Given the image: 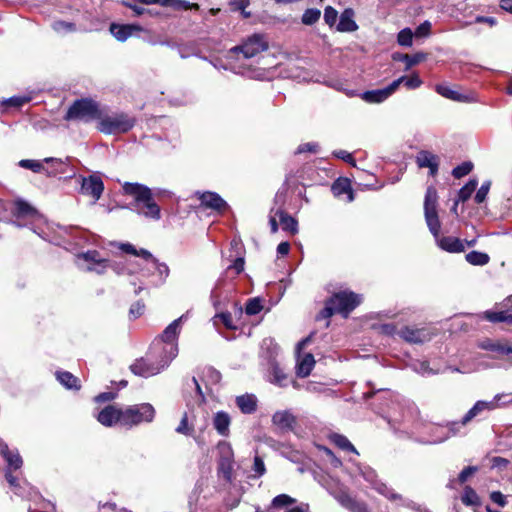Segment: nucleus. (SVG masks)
Instances as JSON below:
<instances>
[{"instance_id":"nucleus-24","label":"nucleus","mask_w":512,"mask_h":512,"mask_svg":"<svg viewBox=\"0 0 512 512\" xmlns=\"http://www.w3.org/2000/svg\"><path fill=\"white\" fill-rule=\"evenodd\" d=\"M480 347L484 350L495 352L499 355L512 354V345L501 341L486 339L480 343Z\"/></svg>"},{"instance_id":"nucleus-14","label":"nucleus","mask_w":512,"mask_h":512,"mask_svg":"<svg viewBox=\"0 0 512 512\" xmlns=\"http://www.w3.org/2000/svg\"><path fill=\"white\" fill-rule=\"evenodd\" d=\"M400 86V81H393L387 87L365 91L361 98L367 103H381L388 99Z\"/></svg>"},{"instance_id":"nucleus-26","label":"nucleus","mask_w":512,"mask_h":512,"mask_svg":"<svg viewBox=\"0 0 512 512\" xmlns=\"http://www.w3.org/2000/svg\"><path fill=\"white\" fill-rule=\"evenodd\" d=\"M230 423V416L226 412L219 411L214 415L213 425L220 435L227 436L229 434Z\"/></svg>"},{"instance_id":"nucleus-19","label":"nucleus","mask_w":512,"mask_h":512,"mask_svg":"<svg viewBox=\"0 0 512 512\" xmlns=\"http://www.w3.org/2000/svg\"><path fill=\"white\" fill-rule=\"evenodd\" d=\"M495 409H496V402L479 400L464 415V417L462 418L461 424L466 425L473 418H475L476 416H478L485 410L492 411Z\"/></svg>"},{"instance_id":"nucleus-29","label":"nucleus","mask_w":512,"mask_h":512,"mask_svg":"<svg viewBox=\"0 0 512 512\" xmlns=\"http://www.w3.org/2000/svg\"><path fill=\"white\" fill-rule=\"evenodd\" d=\"M296 500L286 494H280L276 496L271 503L269 512H275L276 510L287 511L290 506L295 504Z\"/></svg>"},{"instance_id":"nucleus-39","label":"nucleus","mask_w":512,"mask_h":512,"mask_svg":"<svg viewBox=\"0 0 512 512\" xmlns=\"http://www.w3.org/2000/svg\"><path fill=\"white\" fill-rule=\"evenodd\" d=\"M271 379L270 381L279 386H286L287 384V375L284 370L276 363L272 364L271 367Z\"/></svg>"},{"instance_id":"nucleus-50","label":"nucleus","mask_w":512,"mask_h":512,"mask_svg":"<svg viewBox=\"0 0 512 512\" xmlns=\"http://www.w3.org/2000/svg\"><path fill=\"white\" fill-rule=\"evenodd\" d=\"M250 0H230L229 5L234 11H241L243 18H250L251 13L246 11L249 6Z\"/></svg>"},{"instance_id":"nucleus-64","label":"nucleus","mask_w":512,"mask_h":512,"mask_svg":"<svg viewBox=\"0 0 512 512\" xmlns=\"http://www.w3.org/2000/svg\"><path fill=\"white\" fill-rule=\"evenodd\" d=\"M477 470L478 468L476 466H468L464 468L458 476V482L460 484H464Z\"/></svg>"},{"instance_id":"nucleus-43","label":"nucleus","mask_w":512,"mask_h":512,"mask_svg":"<svg viewBox=\"0 0 512 512\" xmlns=\"http://www.w3.org/2000/svg\"><path fill=\"white\" fill-rule=\"evenodd\" d=\"M477 185L478 181L476 179H470L469 182L459 190L458 201H467L471 197L472 193L475 191Z\"/></svg>"},{"instance_id":"nucleus-18","label":"nucleus","mask_w":512,"mask_h":512,"mask_svg":"<svg viewBox=\"0 0 512 512\" xmlns=\"http://www.w3.org/2000/svg\"><path fill=\"white\" fill-rule=\"evenodd\" d=\"M416 162L420 168H429L431 176L438 172L439 158L429 151H420L416 157Z\"/></svg>"},{"instance_id":"nucleus-49","label":"nucleus","mask_w":512,"mask_h":512,"mask_svg":"<svg viewBox=\"0 0 512 512\" xmlns=\"http://www.w3.org/2000/svg\"><path fill=\"white\" fill-rule=\"evenodd\" d=\"M145 261L152 264L162 281L166 280L170 272L166 263L159 262L153 255L151 259Z\"/></svg>"},{"instance_id":"nucleus-15","label":"nucleus","mask_w":512,"mask_h":512,"mask_svg":"<svg viewBox=\"0 0 512 512\" xmlns=\"http://www.w3.org/2000/svg\"><path fill=\"white\" fill-rule=\"evenodd\" d=\"M201 205L207 209H212L217 212H223L227 209L228 205L224 199L215 192L197 193Z\"/></svg>"},{"instance_id":"nucleus-9","label":"nucleus","mask_w":512,"mask_h":512,"mask_svg":"<svg viewBox=\"0 0 512 512\" xmlns=\"http://www.w3.org/2000/svg\"><path fill=\"white\" fill-rule=\"evenodd\" d=\"M77 182L80 184L79 193L91 197L93 204H95L104 192V183L101 177L94 173L89 176L76 177Z\"/></svg>"},{"instance_id":"nucleus-45","label":"nucleus","mask_w":512,"mask_h":512,"mask_svg":"<svg viewBox=\"0 0 512 512\" xmlns=\"http://www.w3.org/2000/svg\"><path fill=\"white\" fill-rule=\"evenodd\" d=\"M321 16V11L317 8H309L304 11L301 21L304 25H313L315 24Z\"/></svg>"},{"instance_id":"nucleus-47","label":"nucleus","mask_w":512,"mask_h":512,"mask_svg":"<svg viewBox=\"0 0 512 512\" xmlns=\"http://www.w3.org/2000/svg\"><path fill=\"white\" fill-rule=\"evenodd\" d=\"M79 258L86 261L88 265H103L104 261L106 260L105 258H101L100 253L96 250H89L85 253H82L79 255Z\"/></svg>"},{"instance_id":"nucleus-38","label":"nucleus","mask_w":512,"mask_h":512,"mask_svg":"<svg viewBox=\"0 0 512 512\" xmlns=\"http://www.w3.org/2000/svg\"><path fill=\"white\" fill-rule=\"evenodd\" d=\"M52 29L60 35H65L68 33H74L77 31V27L73 22L57 20L54 21L51 25Z\"/></svg>"},{"instance_id":"nucleus-28","label":"nucleus","mask_w":512,"mask_h":512,"mask_svg":"<svg viewBox=\"0 0 512 512\" xmlns=\"http://www.w3.org/2000/svg\"><path fill=\"white\" fill-rule=\"evenodd\" d=\"M275 215L279 217L282 229L284 231H288L293 235L298 232V222L295 218L288 215L283 210H277Z\"/></svg>"},{"instance_id":"nucleus-37","label":"nucleus","mask_w":512,"mask_h":512,"mask_svg":"<svg viewBox=\"0 0 512 512\" xmlns=\"http://www.w3.org/2000/svg\"><path fill=\"white\" fill-rule=\"evenodd\" d=\"M465 258L469 264L474 266H484L490 261V257L487 253L475 250L467 253Z\"/></svg>"},{"instance_id":"nucleus-11","label":"nucleus","mask_w":512,"mask_h":512,"mask_svg":"<svg viewBox=\"0 0 512 512\" xmlns=\"http://www.w3.org/2000/svg\"><path fill=\"white\" fill-rule=\"evenodd\" d=\"M337 314H341L345 318L361 303V296L351 291H341L334 294L330 299Z\"/></svg>"},{"instance_id":"nucleus-20","label":"nucleus","mask_w":512,"mask_h":512,"mask_svg":"<svg viewBox=\"0 0 512 512\" xmlns=\"http://www.w3.org/2000/svg\"><path fill=\"white\" fill-rule=\"evenodd\" d=\"M203 494L204 498H208L212 495V489L209 487V479L208 477H200L195 486L194 489L189 497V504L192 505L193 503H197L199 496Z\"/></svg>"},{"instance_id":"nucleus-35","label":"nucleus","mask_w":512,"mask_h":512,"mask_svg":"<svg viewBox=\"0 0 512 512\" xmlns=\"http://www.w3.org/2000/svg\"><path fill=\"white\" fill-rule=\"evenodd\" d=\"M13 215L17 218L32 216L36 213V210L27 202L23 200H17L14 203Z\"/></svg>"},{"instance_id":"nucleus-54","label":"nucleus","mask_w":512,"mask_h":512,"mask_svg":"<svg viewBox=\"0 0 512 512\" xmlns=\"http://www.w3.org/2000/svg\"><path fill=\"white\" fill-rule=\"evenodd\" d=\"M413 33L411 29L405 28L398 33L397 41L399 45L410 47L412 45Z\"/></svg>"},{"instance_id":"nucleus-52","label":"nucleus","mask_w":512,"mask_h":512,"mask_svg":"<svg viewBox=\"0 0 512 512\" xmlns=\"http://www.w3.org/2000/svg\"><path fill=\"white\" fill-rule=\"evenodd\" d=\"M395 81H400V85L404 84L410 90L417 89L422 84V81L418 75H413L411 77L401 76Z\"/></svg>"},{"instance_id":"nucleus-10","label":"nucleus","mask_w":512,"mask_h":512,"mask_svg":"<svg viewBox=\"0 0 512 512\" xmlns=\"http://www.w3.org/2000/svg\"><path fill=\"white\" fill-rule=\"evenodd\" d=\"M170 360L161 354L160 360L155 363L149 359H137L131 366L130 370L133 374L141 377H151L160 373L164 368L170 364Z\"/></svg>"},{"instance_id":"nucleus-61","label":"nucleus","mask_w":512,"mask_h":512,"mask_svg":"<svg viewBox=\"0 0 512 512\" xmlns=\"http://www.w3.org/2000/svg\"><path fill=\"white\" fill-rule=\"evenodd\" d=\"M490 186H491V182L490 181H485L481 185V187L478 189V191L476 192V195H475V202L476 203H482V202L485 201V199L487 197V194L489 192Z\"/></svg>"},{"instance_id":"nucleus-5","label":"nucleus","mask_w":512,"mask_h":512,"mask_svg":"<svg viewBox=\"0 0 512 512\" xmlns=\"http://www.w3.org/2000/svg\"><path fill=\"white\" fill-rule=\"evenodd\" d=\"M184 317L185 316L182 315L170 323L159 338V341L163 343L161 354L168 358L170 361H172L178 355L177 338L180 333L181 323Z\"/></svg>"},{"instance_id":"nucleus-41","label":"nucleus","mask_w":512,"mask_h":512,"mask_svg":"<svg viewBox=\"0 0 512 512\" xmlns=\"http://www.w3.org/2000/svg\"><path fill=\"white\" fill-rule=\"evenodd\" d=\"M461 500L467 506H479L481 504L479 496L477 495L475 490L469 486H466L464 488Z\"/></svg>"},{"instance_id":"nucleus-17","label":"nucleus","mask_w":512,"mask_h":512,"mask_svg":"<svg viewBox=\"0 0 512 512\" xmlns=\"http://www.w3.org/2000/svg\"><path fill=\"white\" fill-rule=\"evenodd\" d=\"M0 455L4 458L7 463V469L9 471L18 470L22 467L23 460L18 450H10L8 445L0 440Z\"/></svg>"},{"instance_id":"nucleus-31","label":"nucleus","mask_w":512,"mask_h":512,"mask_svg":"<svg viewBox=\"0 0 512 512\" xmlns=\"http://www.w3.org/2000/svg\"><path fill=\"white\" fill-rule=\"evenodd\" d=\"M439 246L448 252H462L465 249L464 244L454 237H443L439 241Z\"/></svg>"},{"instance_id":"nucleus-40","label":"nucleus","mask_w":512,"mask_h":512,"mask_svg":"<svg viewBox=\"0 0 512 512\" xmlns=\"http://www.w3.org/2000/svg\"><path fill=\"white\" fill-rule=\"evenodd\" d=\"M486 319L490 322H507L512 324V309L499 312H486Z\"/></svg>"},{"instance_id":"nucleus-4","label":"nucleus","mask_w":512,"mask_h":512,"mask_svg":"<svg viewBox=\"0 0 512 512\" xmlns=\"http://www.w3.org/2000/svg\"><path fill=\"white\" fill-rule=\"evenodd\" d=\"M102 110L99 109L96 102L90 99L76 100L68 109L65 120H81L89 122L98 120L101 117Z\"/></svg>"},{"instance_id":"nucleus-12","label":"nucleus","mask_w":512,"mask_h":512,"mask_svg":"<svg viewBox=\"0 0 512 512\" xmlns=\"http://www.w3.org/2000/svg\"><path fill=\"white\" fill-rule=\"evenodd\" d=\"M399 335L409 343L422 344L430 341L435 334L429 328H414L406 326L400 330Z\"/></svg>"},{"instance_id":"nucleus-57","label":"nucleus","mask_w":512,"mask_h":512,"mask_svg":"<svg viewBox=\"0 0 512 512\" xmlns=\"http://www.w3.org/2000/svg\"><path fill=\"white\" fill-rule=\"evenodd\" d=\"M492 402H496V409L500 407H505L512 404V393H499L494 396L491 400Z\"/></svg>"},{"instance_id":"nucleus-53","label":"nucleus","mask_w":512,"mask_h":512,"mask_svg":"<svg viewBox=\"0 0 512 512\" xmlns=\"http://www.w3.org/2000/svg\"><path fill=\"white\" fill-rule=\"evenodd\" d=\"M436 91L443 97L445 98H448V99H451V100H457V101H461L462 100V96L450 89L448 86H445V85H438L436 87Z\"/></svg>"},{"instance_id":"nucleus-63","label":"nucleus","mask_w":512,"mask_h":512,"mask_svg":"<svg viewBox=\"0 0 512 512\" xmlns=\"http://www.w3.org/2000/svg\"><path fill=\"white\" fill-rule=\"evenodd\" d=\"M31 100L29 96H13L7 99L4 104L13 106V107H21L24 104L28 103Z\"/></svg>"},{"instance_id":"nucleus-32","label":"nucleus","mask_w":512,"mask_h":512,"mask_svg":"<svg viewBox=\"0 0 512 512\" xmlns=\"http://www.w3.org/2000/svg\"><path fill=\"white\" fill-rule=\"evenodd\" d=\"M424 214L430 232L437 237L441 228L437 210H424Z\"/></svg>"},{"instance_id":"nucleus-21","label":"nucleus","mask_w":512,"mask_h":512,"mask_svg":"<svg viewBox=\"0 0 512 512\" xmlns=\"http://www.w3.org/2000/svg\"><path fill=\"white\" fill-rule=\"evenodd\" d=\"M141 31V27L137 25H120L112 23L110 25L111 34L121 42L126 41L134 32Z\"/></svg>"},{"instance_id":"nucleus-55","label":"nucleus","mask_w":512,"mask_h":512,"mask_svg":"<svg viewBox=\"0 0 512 512\" xmlns=\"http://www.w3.org/2000/svg\"><path fill=\"white\" fill-rule=\"evenodd\" d=\"M473 164L471 162H463L461 165L455 167L452 171V175L456 179H460L471 172Z\"/></svg>"},{"instance_id":"nucleus-58","label":"nucleus","mask_w":512,"mask_h":512,"mask_svg":"<svg viewBox=\"0 0 512 512\" xmlns=\"http://www.w3.org/2000/svg\"><path fill=\"white\" fill-rule=\"evenodd\" d=\"M5 478H6L7 482L9 483V485L11 486V488L14 490L15 494L24 496L22 486L20 485V483L18 482L16 477H14L12 475V471L6 470Z\"/></svg>"},{"instance_id":"nucleus-25","label":"nucleus","mask_w":512,"mask_h":512,"mask_svg":"<svg viewBox=\"0 0 512 512\" xmlns=\"http://www.w3.org/2000/svg\"><path fill=\"white\" fill-rule=\"evenodd\" d=\"M236 404L244 414H251L257 409V398L253 394H244L236 398Z\"/></svg>"},{"instance_id":"nucleus-23","label":"nucleus","mask_w":512,"mask_h":512,"mask_svg":"<svg viewBox=\"0 0 512 512\" xmlns=\"http://www.w3.org/2000/svg\"><path fill=\"white\" fill-rule=\"evenodd\" d=\"M354 11L351 8L345 9L340 15L337 30L340 32H354L358 29V25L354 21Z\"/></svg>"},{"instance_id":"nucleus-8","label":"nucleus","mask_w":512,"mask_h":512,"mask_svg":"<svg viewBox=\"0 0 512 512\" xmlns=\"http://www.w3.org/2000/svg\"><path fill=\"white\" fill-rule=\"evenodd\" d=\"M361 475L371 488L377 491L380 495L393 502H403L402 495L394 492L392 488L380 481L376 472L372 468L364 467L361 469Z\"/></svg>"},{"instance_id":"nucleus-27","label":"nucleus","mask_w":512,"mask_h":512,"mask_svg":"<svg viewBox=\"0 0 512 512\" xmlns=\"http://www.w3.org/2000/svg\"><path fill=\"white\" fill-rule=\"evenodd\" d=\"M332 192L335 196L339 197L343 194L348 195V201L352 202L354 200V195L351 189V185L348 179L346 178H339L337 179L332 187Z\"/></svg>"},{"instance_id":"nucleus-42","label":"nucleus","mask_w":512,"mask_h":512,"mask_svg":"<svg viewBox=\"0 0 512 512\" xmlns=\"http://www.w3.org/2000/svg\"><path fill=\"white\" fill-rule=\"evenodd\" d=\"M438 195L433 186H429L426 190L424 200V210H437Z\"/></svg>"},{"instance_id":"nucleus-36","label":"nucleus","mask_w":512,"mask_h":512,"mask_svg":"<svg viewBox=\"0 0 512 512\" xmlns=\"http://www.w3.org/2000/svg\"><path fill=\"white\" fill-rule=\"evenodd\" d=\"M119 249H121L123 252L134 255L136 257L142 258L144 261L149 260L152 258V254L146 250V249H136L135 246H133L130 243H120Z\"/></svg>"},{"instance_id":"nucleus-56","label":"nucleus","mask_w":512,"mask_h":512,"mask_svg":"<svg viewBox=\"0 0 512 512\" xmlns=\"http://www.w3.org/2000/svg\"><path fill=\"white\" fill-rule=\"evenodd\" d=\"M175 431L179 434H183L186 436H191L193 434V427L188 425V416L187 413H184L179 425L176 427Z\"/></svg>"},{"instance_id":"nucleus-34","label":"nucleus","mask_w":512,"mask_h":512,"mask_svg":"<svg viewBox=\"0 0 512 512\" xmlns=\"http://www.w3.org/2000/svg\"><path fill=\"white\" fill-rule=\"evenodd\" d=\"M425 58H426V55L423 53H416L414 55L399 54L397 56L396 55L394 56L395 60L402 61L406 64V67H405L406 71H408L413 66L422 62Z\"/></svg>"},{"instance_id":"nucleus-48","label":"nucleus","mask_w":512,"mask_h":512,"mask_svg":"<svg viewBox=\"0 0 512 512\" xmlns=\"http://www.w3.org/2000/svg\"><path fill=\"white\" fill-rule=\"evenodd\" d=\"M331 440L339 448L357 453L355 447L351 444V442L348 440V438L345 437L344 435L333 434L331 436Z\"/></svg>"},{"instance_id":"nucleus-62","label":"nucleus","mask_w":512,"mask_h":512,"mask_svg":"<svg viewBox=\"0 0 512 512\" xmlns=\"http://www.w3.org/2000/svg\"><path fill=\"white\" fill-rule=\"evenodd\" d=\"M338 17V12L331 6H327L324 10V21L326 24H328L330 27L333 26Z\"/></svg>"},{"instance_id":"nucleus-13","label":"nucleus","mask_w":512,"mask_h":512,"mask_svg":"<svg viewBox=\"0 0 512 512\" xmlns=\"http://www.w3.org/2000/svg\"><path fill=\"white\" fill-rule=\"evenodd\" d=\"M69 158L67 157L65 160H62L60 158H45L43 162L51 164V169L45 170V173L47 176H56L58 174H66V178H75L76 172L75 170L69 165Z\"/></svg>"},{"instance_id":"nucleus-44","label":"nucleus","mask_w":512,"mask_h":512,"mask_svg":"<svg viewBox=\"0 0 512 512\" xmlns=\"http://www.w3.org/2000/svg\"><path fill=\"white\" fill-rule=\"evenodd\" d=\"M108 268H111L117 275L134 274L137 272L136 268H129L128 263L124 260L114 262L109 261Z\"/></svg>"},{"instance_id":"nucleus-46","label":"nucleus","mask_w":512,"mask_h":512,"mask_svg":"<svg viewBox=\"0 0 512 512\" xmlns=\"http://www.w3.org/2000/svg\"><path fill=\"white\" fill-rule=\"evenodd\" d=\"M18 165L21 168L29 169L35 173L45 172L46 170V168L43 166V163L38 160L22 159L19 161Z\"/></svg>"},{"instance_id":"nucleus-3","label":"nucleus","mask_w":512,"mask_h":512,"mask_svg":"<svg viewBox=\"0 0 512 512\" xmlns=\"http://www.w3.org/2000/svg\"><path fill=\"white\" fill-rule=\"evenodd\" d=\"M155 414V408L150 403L126 406L122 408L121 426L130 429L143 423H151Z\"/></svg>"},{"instance_id":"nucleus-22","label":"nucleus","mask_w":512,"mask_h":512,"mask_svg":"<svg viewBox=\"0 0 512 512\" xmlns=\"http://www.w3.org/2000/svg\"><path fill=\"white\" fill-rule=\"evenodd\" d=\"M272 422L279 429L288 431L295 424V417L289 411H277L272 416Z\"/></svg>"},{"instance_id":"nucleus-6","label":"nucleus","mask_w":512,"mask_h":512,"mask_svg":"<svg viewBox=\"0 0 512 512\" xmlns=\"http://www.w3.org/2000/svg\"><path fill=\"white\" fill-rule=\"evenodd\" d=\"M268 49V41L262 34L249 36L242 45L230 49V54L242 55L243 59H251Z\"/></svg>"},{"instance_id":"nucleus-16","label":"nucleus","mask_w":512,"mask_h":512,"mask_svg":"<svg viewBox=\"0 0 512 512\" xmlns=\"http://www.w3.org/2000/svg\"><path fill=\"white\" fill-rule=\"evenodd\" d=\"M122 419V408H117L114 405H108L104 409H102L98 416L97 420L104 426L111 427L114 424L121 425Z\"/></svg>"},{"instance_id":"nucleus-33","label":"nucleus","mask_w":512,"mask_h":512,"mask_svg":"<svg viewBox=\"0 0 512 512\" xmlns=\"http://www.w3.org/2000/svg\"><path fill=\"white\" fill-rule=\"evenodd\" d=\"M315 364V360L312 354L305 355L300 362L297 364V375L299 377H307Z\"/></svg>"},{"instance_id":"nucleus-30","label":"nucleus","mask_w":512,"mask_h":512,"mask_svg":"<svg viewBox=\"0 0 512 512\" xmlns=\"http://www.w3.org/2000/svg\"><path fill=\"white\" fill-rule=\"evenodd\" d=\"M57 380L67 389H80V381L72 373L61 371L56 373Z\"/></svg>"},{"instance_id":"nucleus-60","label":"nucleus","mask_w":512,"mask_h":512,"mask_svg":"<svg viewBox=\"0 0 512 512\" xmlns=\"http://www.w3.org/2000/svg\"><path fill=\"white\" fill-rule=\"evenodd\" d=\"M171 7L176 10H199L200 8L197 3H190L186 0H174Z\"/></svg>"},{"instance_id":"nucleus-59","label":"nucleus","mask_w":512,"mask_h":512,"mask_svg":"<svg viewBox=\"0 0 512 512\" xmlns=\"http://www.w3.org/2000/svg\"><path fill=\"white\" fill-rule=\"evenodd\" d=\"M219 322H221L228 329L235 328V326L233 325V321H232V315L230 313L217 314L214 317V324L217 325Z\"/></svg>"},{"instance_id":"nucleus-7","label":"nucleus","mask_w":512,"mask_h":512,"mask_svg":"<svg viewBox=\"0 0 512 512\" xmlns=\"http://www.w3.org/2000/svg\"><path fill=\"white\" fill-rule=\"evenodd\" d=\"M218 465L217 475L219 478H223L227 483H231L233 480L234 470V454L229 443L221 441L218 446Z\"/></svg>"},{"instance_id":"nucleus-1","label":"nucleus","mask_w":512,"mask_h":512,"mask_svg":"<svg viewBox=\"0 0 512 512\" xmlns=\"http://www.w3.org/2000/svg\"><path fill=\"white\" fill-rule=\"evenodd\" d=\"M122 191L124 195L133 198L130 204L131 209L138 215L155 221L161 218L160 206L155 202L152 190L148 186L136 182H124Z\"/></svg>"},{"instance_id":"nucleus-51","label":"nucleus","mask_w":512,"mask_h":512,"mask_svg":"<svg viewBox=\"0 0 512 512\" xmlns=\"http://www.w3.org/2000/svg\"><path fill=\"white\" fill-rule=\"evenodd\" d=\"M263 309L262 300L260 298H251L247 301L245 312L247 315H256Z\"/></svg>"},{"instance_id":"nucleus-2","label":"nucleus","mask_w":512,"mask_h":512,"mask_svg":"<svg viewBox=\"0 0 512 512\" xmlns=\"http://www.w3.org/2000/svg\"><path fill=\"white\" fill-rule=\"evenodd\" d=\"M136 123L134 117L127 113H105L101 112L98 121V130L104 134H120L131 130Z\"/></svg>"}]
</instances>
